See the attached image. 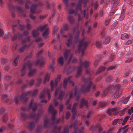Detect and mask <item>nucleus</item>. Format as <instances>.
<instances>
[{
    "mask_svg": "<svg viewBox=\"0 0 133 133\" xmlns=\"http://www.w3.org/2000/svg\"><path fill=\"white\" fill-rule=\"evenodd\" d=\"M87 44L88 43L85 41L84 39L81 40L79 41L78 48L79 56L84 55L83 50L87 46Z\"/></svg>",
    "mask_w": 133,
    "mask_h": 133,
    "instance_id": "nucleus-1",
    "label": "nucleus"
},
{
    "mask_svg": "<svg viewBox=\"0 0 133 133\" xmlns=\"http://www.w3.org/2000/svg\"><path fill=\"white\" fill-rule=\"evenodd\" d=\"M70 53V51L68 50H66L64 53V60L65 59H68L69 61H70L71 58V56L69 55ZM63 59L62 57H61L59 58L58 60V63L61 65H62L63 64Z\"/></svg>",
    "mask_w": 133,
    "mask_h": 133,
    "instance_id": "nucleus-2",
    "label": "nucleus"
},
{
    "mask_svg": "<svg viewBox=\"0 0 133 133\" xmlns=\"http://www.w3.org/2000/svg\"><path fill=\"white\" fill-rule=\"evenodd\" d=\"M84 81L86 83V86L84 87L83 92H88L90 91V88L92 84V82L89 78L86 79Z\"/></svg>",
    "mask_w": 133,
    "mask_h": 133,
    "instance_id": "nucleus-3",
    "label": "nucleus"
},
{
    "mask_svg": "<svg viewBox=\"0 0 133 133\" xmlns=\"http://www.w3.org/2000/svg\"><path fill=\"white\" fill-rule=\"evenodd\" d=\"M64 94V92L61 90L60 88H58L57 87L56 88V90L54 94L55 97H56L58 95V99L60 100L62 98Z\"/></svg>",
    "mask_w": 133,
    "mask_h": 133,
    "instance_id": "nucleus-4",
    "label": "nucleus"
},
{
    "mask_svg": "<svg viewBox=\"0 0 133 133\" xmlns=\"http://www.w3.org/2000/svg\"><path fill=\"white\" fill-rule=\"evenodd\" d=\"M32 65V63L30 62L28 63L25 64L21 70V75L23 76L25 74L26 70H30L31 67Z\"/></svg>",
    "mask_w": 133,
    "mask_h": 133,
    "instance_id": "nucleus-5",
    "label": "nucleus"
},
{
    "mask_svg": "<svg viewBox=\"0 0 133 133\" xmlns=\"http://www.w3.org/2000/svg\"><path fill=\"white\" fill-rule=\"evenodd\" d=\"M49 29V28H46L45 26H43L39 28V30L41 31H42L43 30H44L43 34V36L44 37H46L49 34V31L48 30Z\"/></svg>",
    "mask_w": 133,
    "mask_h": 133,
    "instance_id": "nucleus-6",
    "label": "nucleus"
},
{
    "mask_svg": "<svg viewBox=\"0 0 133 133\" xmlns=\"http://www.w3.org/2000/svg\"><path fill=\"white\" fill-rule=\"evenodd\" d=\"M120 111L118 108H113L111 109H109L107 111V113L108 115L110 116L112 114L115 115Z\"/></svg>",
    "mask_w": 133,
    "mask_h": 133,
    "instance_id": "nucleus-7",
    "label": "nucleus"
},
{
    "mask_svg": "<svg viewBox=\"0 0 133 133\" xmlns=\"http://www.w3.org/2000/svg\"><path fill=\"white\" fill-rule=\"evenodd\" d=\"M60 77H57L55 79V84H54V81L52 80H51V81L50 86L51 87V92H53V89L54 87L56 86L58 82L60 81Z\"/></svg>",
    "mask_w": 133,
    "mask_h": 133,
    "instance_id": "nucleus-8",
    "label": "nucleus"
},
{
    "mask_svg": "<svg viewBox=\"0 0 133 133\" xmlns=\"http://www.w3.org/2000/svg\"><path fill=\"white\" fill-rule=\"evenodd\" d=\"M80 93V91H79L78 90L76 89H75L74 91V94L73 95L72 93H71L70 94V95L69 96L70 98H71L74 96L76 97V100H78L79 99V95Z\"/></svg>",
    "mask_w": 133,
    "mask_h": 133,
    "instance_id": "nucleus-9",
    "label": "nucleus"
},
{
    "mask_svg": "<svg viewBox=\"0 0 133 133\" xmlns=\"http://www.w3.org/2000/svg\"><path fill=\"white\" fill-rule=\"evenodd\" d=\"M122 92L121 91H118V89L116 90H115L113 92L111 93V94L112 97H113L114 98H116L118 97Z\"/></svg>",
    "mask_w": 133,
    "mask_h": 133,
    "instance_id": "nucleus-10",
    "label": "nucleus"
},
{
    "mask_svg": "<svg viewBox=\"0 0 133 133\" xmlns=\"http://www.w3.org/2000/svg\"><path fill=\"white\" fill-rule=\"evenodd\" d=\"M63 37H66L69 38L68 40V42L66 43V45L68 46H69L72 44L73 43L72 42V36L71 35H68L67 36H64Z\"/></svg>",
    "mask_w": 133,
    "mask_h": 133,
    "instance_id": "nucleus-11",
    "label": "nucleus"
},
{
    "mask_svg": "<svg viewBox=\"0 0 133 133\" xmlns=\"http://www.w3.org/2000/svg\"><path fill=\"white\" fill-rule=\"evenodd\" d=\"M49 111L53 115V117L54 118L55 115L56 114V110L51 105H50L49 108Z\"/></svg>",
    "mask_w": 133,
    "mask_h": 133,
    "instance_id": "nucleus-12",
    "label": "nucleus"
},
{
    "mask_svg": "<svg viewBox=\"0 0 133 133\" xmlns=\"http://www.w3.org/2000/svg\"><path fill=\"white\" fill-rule=\"evenodd\" d=\"M78 103H75L72 108V112L73 114L72 118L74 119L75 118L76 113V111L75 110V109L77 106L78 105Z\"/></svg>",
    "mask_w": 133,
    "mask_h": 133,
    "instance_id": "nucleus-13",
    "label": "nucleus"
},
{
    "mask_svg": "<svg viewBox=\"0 0 133 133\" xmlns=\"http://www.w3.org/2000/svg\"><path fill=\"white\" fill-rule=\"evenodd\" d=\"M21 59L20 56H18L15 59L13 62V65L14 66H17L18 65V61Z\"/></svg>",
    "mask_w": 133,
    "mask_h": 133,
    "instance_id": "nucleus-14",
    "label": "nucleus"
},
{
    "mask_svg": "<svg viewBox=\"0 0 133 133\" xmlns=\"http://www.w3.org/2000/svg\"><path fill=\"white\" fill-rule=\"evenodd\" d=\"M119 2V0H112L111 1V4L112 5L113 8H116Z\"/></svg>",
    "mask_w": 133,
    "mask_h": 133,
    "instance_id": "nucleus-15",
    "label": "nucleus"
},
{
    "mask_svg": "<svg viewBox=\"0 0 133 133\" xmlns=\"http://www.w3.org/2000/svg\"><path fill=\"white\" fill-rule=\"evenodd\" d=\"M29 107L30 108H31L32 110L34 111L36 109V105L35 104H33L32 102H31L29 105Z\"/></svg>",
    "mask_w": 133,
    "mask_h": 133,
    "instance_id": "nucleus-16",
    "label": "nucleus"
},
{
    "mask_svg": "<svg viewBox=\"0 0 133 133\" xmlns=\"http://www.w3.org/2000/svg\"><path fill=\"white\" fill-rule=\"evenodd\" d=\"M129 35L127 33L122 34L121 35V38L122 39H124L125 38H128L129 37Z\"/></svg>",
    "mask_w": 133,
    "mask_h": 133,
    "instance_id": "nucleus-17",
    "label": "nucleus"
},
{
    "mask_svg": "<svg viewBox=\"0 0 133 133\" xmlns=\"http://www.w3.org/2000/svg\"><path fill=\"white\" fill-rule=\"evenodd\" d=\"M25 99V96H22L16 98L15 99V101L16 103H17L18 102V99H19L22 101H23Z\"/></svg>",
    "mask_w": 133,
    "mask_h": 133,
    "instance_id": "nucleus-18",
    "label": "nucleus"
},
{
    "mask_svg": "<svg viewBox=\"0 0 133 133\" xmlns=\"http://www.w3.org/2000/svg\"><path fill=\"white\" fill-rule=\"evenodd\" d=\"M50 77L49 74L46 75L44 77L43 81L44 82H48L49 80Z\"/></svg>",
    "mask_w": 133,
    "mask_h": 133,
    "instance_id": "nucleus-19",
    "label": "nucleus"
},
{
    "mask_svg": "<svg viewBox=\"0 0 133 133\" xmlns=\"http://www.w3.org/2000/svg\"><path fill=\"white\" fill-rule=\"evenodd\" d=\"M37 7V5L35 4H33L31 8V12L33 13L35 12V9Z\"/></svg>",
    "mask_w": 133,
    "mask_h": 133,
    "instance_id": "nucleus-20",
    "label": "nucleus"
},
{
    "mask_svg": "<svg viewBox=\"0 0 133 133\" xmlns=\"http://www.w3.org/2000/svg\"><path fill=\"white\" fill-rule=\"evenodd\" d=\"M36 71V69H31L28 73V75L30 77L33 75V74Z\"/></svg>",
    "mask_w": 133,
    "mask_h": 133,
    "instance_id": "nucleus-21",
    "label": "nucleus"
},
{
    "mask_svg": "<svg viewBox=\"0 0 133 133\" xmlns=\"http://www.w3.org/2000/svg\"><path fill=\"white\" fill-rule=\"evenodd\" d=\"M110 41V37L107 38L103 41V44L106 45L108 44Z\"/></svg>",
    "mask_w": 133,
    "mask_h": 133,
    "instance_id": "nucleus-22",
    "label": "nucleus"
},
{
    "mask_svg": "<svg viewBox=\"0 0 133 133\" xmlns=\"http://www.w3.org/2000/svg\"><path fill=\"white\" fill-rule=\"evenodd\" d=\"M83 64L84 65V67L85 68H87L90 65V63L89 62L85 61L81 64V65H82Z\"/></svg>",
    "mask_w": 133,
    "mask_h": 133,
    "instance_id": "nucleus-23",
    "label": "nucleus"
},
{
    "mask_svg": "<svg viewBox=\"0 0 133 133\" xmlns=\"http://www.w3.org/2000/svg\"><path fill=\"white\" fill-rule=\"evenodd\" d=\"M70 78L69 77L68 78L65 79L64 82V87L65 88L67 84V82L70 81Z\"/></svg>",
    "mask_w": 133,
    "mask_h": 133,
    "instance_id": "nucleus-24",
    "label": "nucleus"
},
{
    "mask_svg": "<svg viewBox=\"0 0 133 133\" xmlns=\"http://www.w3.org/2000/svg\"><path fill=\"white\" fill-rule=\"evenodd\" d=\"M38 34V30H34L32 32V35L34 36H35Z\"/></svg>",
    "mask_w": 133,
    "mask_h": 133,
    "instance_id": "nucleus-25",
    "label": "nucleus"
},
{
    "mask_svg": "<svg viewBox=\"0 0 133 133\" xmlns=\"http://www.w3.org/2000/svg\"><path fill=\"white\" fill-rule=\"evenodd\" d=\"M35 126L34 123L32 122H31L29 123V128L30 129H32Z\"/></svg>",
    "mask_w": 133,
    "mask_h": 133,
    "instance_id": "nucleus-26",
    "label": "nucleus"
},
{
    "mask_svg": "<svg viewBox=\"0 0 133 133\" xmlns=\"http://www.w3.org/2000/svg\"><path fill=\"white\" fill-rule=\"evenodd\" d=\"M130 98V97L129 96H128V97L126 98L125 99H123V103L124 104H126L127 103L128 101Z\"/></svg>",
    "mask_w": 133,
    "mask_h": 133,
    "instance_id": "nucleus-27",
    "label": "nucleus"
},
{
    "mask_svg": "<svg viewBox=\"0 0 133 133\" xmlns=\"http://www.w3.org/2000/svg\"><path fill=\"white\" fill-rule=\"evenodd\" d=\"M49 124V120L47 119L45 120L44 123V125L45 127H47Z\"/></svg>",
    "mask_w": 133,
    "mask_h": 133,
    "instance_id": "nucleus-28",
    "label": "nucleus"
},
{
    "mask_svg": "<svg viewBox=\"0 0 133 133\" xmlns=\"http://www.w3.org/2000/svg\"><path fill=\"white\" fill-rule=\"evenodd\" d=\"M78 70L77 72L76 76L78 77L81 73V71L80 67H79L78 68Z\"/></svg>",
    "mask_w": 133,
    "mask_h": 133,
    "instance_id": "nucleus-29",
    "label": "nucleus"
},
{
    "mask_svg": "<svg viewBox=\"0 0 133 133\" xmlns=\"http://www.w3.org/2000/svg\"><path fill=\"white\" fill-rule=\"evenodd\" d=\"M124 14L122 12L121 16L119 17V20L121 21H122L124 19Z\"/></svg>",
    "mask_w": 133,
    "mask_h": 133,
    "instance_id": "nucleus-30",
    "label": "nucleus"
},
{
    "mask_svg": "<svg viewBox=\"0 0 133 133\" xmlns=\"http://www.w3.org/2000/svg\"><path fill=\"white\" fill-rule=\"evenodd\" d=\"M128 125H126L124 127H123L120 128V129H119V130H118V131H117V133H119L120 132V130H123L125 128H127L128 126Z\"/></svg>",
    "mask_w": 133,
    "mask_h": 133,
    "instance_id": "nucleus-31",
    "label": "nucleus"
},
{
    "mask_svg": "<svg viewBox=\"0 0 133 133\" xmlns=\"http://www.w3.org/2000/svg\"><path fill=\"white\" fill-rule=\"evenodd\" d=\"M81 105L80 106H82V105H85V106H87V104L86 102H85L84 100L82 99L81 101Z\"/></svg>",
    "mask_w": 133,
    "mask_h": 133,
    "instance_id": "nucleus-32",
    "label": "nucleus"
},
{
    "mask_svg": "<svg viewBox=\"0 0 133 133\" xmlns=\"http://www.w3.org/2000/svg\"><path fill=\"white\" fill-rule=\"evenodd\" d=\"M69 100H68L66 102V105H68V107H66V108L67 109H70L71 107V105L70 104H69Z\"/></svg>",
    "mask_w": 133,
    "mask_h": 133,
    "instance_id": "nucleus-33",
    "label": "nucleus"
},
{
    "mask_svg": "<svg viewBox=\"0 0 133 133\" xmlns=\"http://www.w3.org/2000/svg\"><path fill=\"white\" fill-rule=\"evenodd\" d=\"M96 46L98 48H100L101 46V43L100 42H97L96 43Z\"/></svg>",
    "mask_w": 133,
    "mask_h": 133,
    "instance_id": "nucleus-34",
    "label": "nucleus"
},
{
    "mask_svg": "<svg viewBox=\"0 0 133 133\" xmlns=\"http://www.w3.org/2000/svg\"><path fill=\"white\" fill-rule=\"evenodd\" d=\"M133 60L132 58H129L128 59H126L125 61V62L126 63H129L131 62Z\"/></svg>",
    "mask_w": 133,
    "mask_h": 133,
    "instance_id": "nucleus-35",
    "label": "nucleus"
},
{
    "mask_svg": "<svg viewBox=\"0 0 133 133\" xmlns=\"http://www.w3.org/2000/svg\"><path fill=\"white\" fill-rule=\"evenodd\" d=\"M70 114L69 112H67L66 113V116L65 117V119H68L69 118L70 116Z\"/></svg>",
    "mask_w": 133,
    "mask_h": 133,
    "instance_id": "nucleus-36",
    "label": "nucleus"
},
{
    "mask_svg": "<svg viewBox=\"0 0 133 133\" xmlns=\"http://www.w3.org/2000/svg\"><path fill=\"white\" fill-rule=\"evenodd\" d=\"M79 32L78 31H77V35L75 37V39H76V41H75V42H76L77 41L78 39V37L79 36ZM75 43V42H74V43Z\"/></svg>",
    "mask_w": 133,
    "mask_h": 133,
    "instance_id": "nucleus-37",
    "label": "nucleus"
},
{
    "mask_svg": "<svg viewBox=\"0 0 133 133\" xmlns=\"http://www.w3.org/2000/svg\"><path fill=\"white\" fill-rule=\"evenodd\" d=\"M45 93V91H43L41 94H40L39 96V97L40 98H42L44 97V95Z\"/></svg>",
    "mask_w": 133,
    "mask_h": 133,
    "instance_id": "nucleus-38",
    "label": "nucleus"
},
{
    "mask_svg": "<svg viewBox=\"0 0 133 133\" xmlns=\"http://www.w3.org/2000/svg\"><path fill=\"white\" fill-rule=\"evenodd\" d=\"M132 42V40H128L125 43V44L128 45L131 44Z\"/></svg>",
    "mask_w": 133,
    "mask_h": 133,
    "instance_id": "nucleus-39",
    "label": "nucleus"
},
{
    "mask_svg": "<svg viewBox=\"0 0 133 133\" xmlns=\"http://www.w3.org/2000/svg\"><path fill=\"white\" fill-rule=\"evenodd\" d=\"M114 55H111L109 57V59L110 60V61H111L114 58Z\"/></svg>",
    "mask_w": 133,
    "mask_h": 133,
    "instance_id": "nucleus-40",
    "label": "nucleus"
},
{
    "mask_svg": "<svg viewBox=\"0 0 133 133\" xmlns=\"http://www.w3.org/2000/svg\"><path fill=\"white\" fill-rule=\"evenodd\" d=\"M68 19L70 22L72 23L74 21L73 19L70 16H69L68 17Z\"/></svg>",
    "mask_w": 133,
    "mask_h": 133,
    "instance_id": "nucleus-41",
    "label": "nucleus"
},
{
    "mask_svg": "<svg viewBox=\"0 0 133 133\" xmlns=\"http://www.w3.org/2000/svg\"><path fill=\"white\" fill-rule=\"evenodd\" d=\"M61 127H60L59 128H55V131H57V132H55L54 133H60V129Z\"/></svg>",
    "mask_w": 133,
    "mask_h": 133,
    "instance_id": "nucleus-42",
    "label": "nucleus"
},
{
    "mask_svg": "<svg viewBox=\"0 0 133 133\" xmlns=\"http://www.w3.org/2000/svg\"><path fill=\"white\" fill-rule=\"evenodd\" d=\"M8 120V118L6 116L4 117L3 118V120L4 122H6Z\"/></svg>",
    "mask_w": 133,
    "mask_h": 133,
    "instance_id": "nucleus-43",
    "label": "nucleus"
},
{
    "mask_svg": "<svg viewBox=\"0 0 133 133\" xmlns=\"http://www.w3.org/2000/svg\"><path fill=\"white\" fill-rule=\"evenodd\" d=\"M108 93V91L107 90H105L104 91L103 94V96H105L107 95Z\"/></svg>",
    "mask_w": 133,
    "mask_h": 133,
    "instance_id": "nucleus-44",
    "label": "nucleus"
},
{
    "mask_svg": "<svg viewBox=\"0 0 133 133\" xmlns=\"http://www.w3.org/2000/svg\"><path fill=\"white\" fill-rule=\"evenodd\" d=\"M34 83V81L33 79L31 80L28 83V84L30 85H31L33 84Z\"/></svg>",
    "mask_w": 133,
    "mask_h": 133,
    "instance_id": "nucleus-45",
    "label": "nucleus"
},
{
    "mask_svg": "<svg viewBox=\"0 0 133 133\" xmlns=\"http://www.w3.org/2000/svg\"><path fill=\"white\" fill-rule=\"evenodd\" d=\"M115 68V66H111L108 67L107 68V70H111L114 69Z\"/></svg>",
    "mask_w": 133,
    "mask_h": 133,
    "instance_id": "nucleus-46",
    "label": "nucleus"
},
{
    "mask_svg": "<svg viewBox=\"0 0 133 133\" xmlns=\"http://www.w3.org/2000/svg\"><path fill=\"white\" fill-rule=\"evenodd\" d=\"M130 74V72L129 71H127L125 72L124 75L125 76L127 77Z\"/></svg>",
    "mask_w": 133,
    "mask_h": 133,
    "instance_id": "nucleus-47",
    "label": "nucleus"
},
{
    "mask_svg": "<svg viewBox=\"0 0 133 133\" xmlns=\"http://www.w3.org/2000/svg\"><path fill=\"white\" fill-rule=\"evenodd\" d=\"M58 104V102L54 99V100L53 104L55 106H56Z\"/></svg>",
    "mask_w": 133,
    "mask_h": 133,
    "instance_id": "nucleus-48",
    "label": "nucleus"
},
{
    "mask_svg": "<svg viewBox=\"0 0 133 133\" xmlns=\"http://www.w3.org/2000/svg\"><path fill=\"white\" fill-rule=\"evenodd\" d=\"M68 128H66L65 129L63 133H68Z\"/></svg>",
    "mask_w": 133,
    "mask_h": 133,
    "instance_id": "nucleus-49",
    "label": "nucleus"
},
{
    "mask_svg": "<svg viewBox=\"0 0 133 133\" xmlns=\"http://www.w3.org/2000/svg\"><path fill=\"white\" fill-rule=\"evenodd\" d=\"M129 117L128 116H126L124 119L123 121L125 122H126L127 120L129 118Z\"/></svg>",
    "mask_w": 133,
    "mask_h": 133,
    "instance_id": "nucleus-50",
    "label": "nucleus"
},
{
    "mask_svg": "<svg viewBox=\"0 0 133 133\" xmlns=\"http://www.w3.org/2000/svg\"><path fill=\"white\" fill-rule=\"evenodd\" d=\"M112 79V78L111 77H108L106 79V80L108 81H110Z\"/></svg>",
    "mask_w": 133,
    "mask_h": 133,
    "instance_id": "nucleus-51",
    "label": "nucleus"
},
{
    "mask_svg": "<svg viewBox=\"0 0 133 133\" xmlns=\"http://www.w3.org/2000/svg\"><path fill=\"white\" fill-rule=\"evenodd\" d=\"M4 32L2 29H0V36H2L3 35Z\"/></svg>",
    "mask_w": 133,
    "mask_h": 133,
    "instance_id": "nucleus-52",
    "label": "nucleus"
},
{
    "mask_svg": "<svg viewBox=\"0 0 133 133\" xmlns=\"http://www.w3.org/2000/svg\"><path fill=\"white\" fill-rule=\"evenodd\" d=\"M118 119H117L115 120L114 121H113V123H112L114 125H116V123H117V122H118Z\"/></svg>",
    "mask_w": 133,
    "mask_h": 133,
    "instance_id": "nucleus-53",
    "label": "nucleus"
},
{
    "mask_svg": "<svg viewBox=\"0 0 133 133\" xmlns=\"http://www.w3.org/2000/svg\"><path fill=\"white\" fill-rule=\"evenodd\" d=\"M128 128H126L125 129H124L123 130H120V131H123V133H125L127 132L128 130Z\"/></svg>",
    "mask_w": 133,
    "mask_h": 133,
    "instance_id": "nucleus-54",
    "label": "nucleus"
},
{
    "mask_svg": "<svg viewBox=\"0 0 133 133\" xmlns=\"http://www.w3.org/2000/svg\"><path fill=\"white\" fill-rule=\"evenodd\" d=\"M46 92L48 96L49 99L51 97V96L49 94V91L48 90H47Z\"/></svg>",
    "mask_w": 133,
    "mask_h": 133,
    "instance_id": "nucleus-55",
    "label": "nucleus"
},
{
    "mask_svg": "<svg viewBox=\"0 0 133 133\" xmlns=\"http://www.w3.org/2000/svg\"><path fill=\"white\" fill-rule=\"evenodd\" d=\"M63 108V106L62 105H60L59 108L60 111H61Z\"/></svg>",
    "mask_w": 133,
    "mask_h": 133,
    "instance_id": "nucleus-56",
    "label": "nucleus"
},
{
    "mask_svg": "<svg viewBox=\"0 0 133 133\" xmlns=\"http://www.w3.org/2000/svg\"><path fill=\"white\" fill-rule=\"evenodd\" d=\"M63 2L66 4V6H68V0H63Z\"/></svg>",
    "mask_w": 133,
    "mask_h": 133,
    "instance_id": "nucleus-57",
    "label": "nucleus"
},
{
    "mask_svg": "<svg viewBox=\"0 0 133 133\" xmlns=\"http://www.w3.org/2000/svg\"><path fill=\"white\" fill-rule=\"evenodd\" d=\"M127 109V108H125L123 110H122L121 112L122 114H123L124 113L125 111Z\"/></svg>",
    "mask_w": 133,
    "mask_h": 133,
    "instance_id": "nucleus-58",
    "label": "nucleus"
},
{
    "mask_svg": "<svg viewBox=\"0 0 133 133\" xmlns=\"http://www.w3.org/2000/svg\"><path fill=\"white\" fill-rule=\"evenodd\" d=\"M126 8L125 6L123 7L122 9L123 11H122V12H123V13H124V12L126 10Z\"/></svg>",
    "mask_w": 133,
    "mask_h": 133,
    "instance_id": "nucleus-59",
    "label": "nucleus"
},
{
    "mask_svg": "<svg viewBox=\"0 0 133 133\" xmlns=\"http://www.w3.org/2000/svg\"><path fill=\"white\" fill-rule=\"evenodd\" d=\"M30 17L31 19H34L35 18V17L33 15H30Z\"/></svg>",
    "mask_w": 133,
    "mask_h": 133,
    "instance_id": "nucleus-60",
    "label": "nucleus"
},
{
    "mask_svg": "<svg viewBox=\"0 0 133 133\" xmlns=\"http://www.w3.org/2000/svg\"><path fill=\"white\" fill-rule=\"evenodd\" d=\"M112 129V128H110L108 130V132L107 133H112L111 130Z\"/></svg>",
    "mask_w": 133,
    "mask_h": 133,
    "instance_id": "nucleus-61",
    "label": "nucleus"
},
{
    "mask_svg": "<svg viewBox=\"0 0 133 133\" xmlns=\"http://www.w3.org/2000/svg\"><path fill=\"white\" fill-rule=\"evenodd\" d=\"M109 21L110 20L109 19L106 21L105 22V25H108L109 22Z\"/></svg>",
    "mask_w": 133,
    "mask_h": 133,
    "instance_id": "nucleus-62",
    "label": "nucleus"
},
{
    "mask_svg": "<svg viewBox=\"0 0 133 133\" xmlns=\"http://www.w3.org/2000/svg\"><path fill=\"white\" fill-rule=\"evenodd\" d=\"M120 85L119 84H117L115 86V89L116 88L117 89H118Z\"/></svg>",
    "mask_w": 133,
    "mask_h": 133,
    "instance_id": "nucleus-63",
    "label": "nucleus"
},
{
    "mask_svg": "<svg viewBox=\"0 0 133 133\" xmlns=\"http://www.w3.org/2000/svg\"><path fill=\"white\" fill-rule=\"evenodd\" d=\"M5 129V127H3L1 128H0V132H1L2 130Z\"/></svg>",
    "mask_w": 133,
    "mask_h": 133,
    "instance_id": "nucleus-64",
    "label": "nucleus"
}]
</instances>
